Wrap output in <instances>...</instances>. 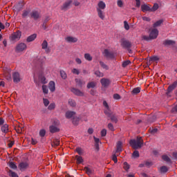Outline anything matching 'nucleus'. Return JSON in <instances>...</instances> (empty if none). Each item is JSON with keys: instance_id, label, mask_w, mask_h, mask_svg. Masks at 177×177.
<instances>
[{"instance_id": "24", "label": "nucleus", "mask_w": 177, "mask_h": 177, "mask_svg": "<svg viewBox=\"0 0 177 177\" xmlns=\"http://www.w3.org/2000/svg\"><path fill=\"white\" fill-rule=\"evenodd\" d=\"M49 130L51 133H56V132H59V131H60L59 128L53 125L49 127Z\"/></svg>"}, {"instance_id": "1", "label": "nucleus", "mask_w": 177, "mask_h": 177, "mask_svg": "<svg viewBox=\"0 0 177 177\" xmlns=\"http://www.w3.org/2000/svg\"><path fill=\"white\" fill-rule=\"evenodd\" d=\"M130 145L135 150L142 149V146H143V138L142 137H137L136 140H131Z\"/></svg>"}, {"instance_id": "38", "label": "nucleus", "mask_w": 177, "mask_h": 177, "mask_svg": "<svg viewBox=\"0 0 177 177\" xmlns=\"http://www.w3.org/2000/svg\"><path fill=\"white\" fill-rule=\"evenodd\" d=\"M42 91H43V93H44V95H48L49 90L48 89V86L46 85H43L42 86Z\"/></svg>"}, {"instance_id": "36", "label": "nucleus", "mask_w": 177, "mask_h": 177, "mask_svg": "<svg viewBox=\"0 0 177 177\" xmlns=\"http://www.w3.org/2000/svg\"><path fill=\"white\" fill-rule=\"evenodd\" d=\"M84 59H85L86 60H88V62H92L93 57H92V56H91V54H89V53H85V54H84Z\"/></svg>"}, {"instance_id": "57", "label": "nucleus", "mask_w": 177, "mask_h": 177, "mask_svg": "<svg viewBox=\"0 0 177 177\" xmlns=\"http://www.w3.org/2000/svg\"><path fill=\"white\" fill-rule=\"evenodd\" d=\"M113 99L115 100H120V99H121V95H120L118 93H115L113 95Z\"/></svg>"}, {"instance_id": "21", "label": "nucleus", "mask_w": 177, "mask_h": 177, "mask_svg": "<svg viewBox=\"0 0 177 177\" xmlns=\"http://www.w3.org/2000/svg\"><path fill=\"white\" fill-rule=\"evenodd\" d=\"M37 39V34H32L30 36H28L26 39V42H32L33 41H35Z\"/></svg>"}, {"instance_id": "25", "label": "nucleus", "mask_w": 177, "mask_h": 177, "mask_svg": "<svg viewBox=\"0 0 177 177\" xmlns=\"http://www.w3.org/2000/svg\"><path fill=\"white\" fill-rule=\"evenodd\" d=\"M162 160H163V161H165V162H168L169 164H172V160H171V158H169V156L167 155H162Z\"/></svg>"}, {"instance_id": "56", "label": "nucleus", "mask_w": 177, "mask_h": 177, "mask_svg": "<svg viewBox=\"0 0 177 177\" xmlns=\"http://www.w3.org/2000/svg\"><path fill=\"white\" fill-rule=\"evenodd\" d=\"M43 63H44V58L42 57L39 58L37 61V64L41 66H42Z\"/></svg>"}, {"instance_id": "32", "label": "nucleus", "mask_w": 177, "mask_h": 177, "mask_svg": "<svg viewBox=\"0 0 177 177\" xmlns=\"http://www.w3.org/2000/svg\"><path fill=\"white\" fill-rule=\"evenodd\" d=\"M163 21H164L162 19H160L159 21H157L156 23L153 24V27L154 28H156V27H160V26H161V24H162Z\"/></svg>"}, {"instance_id": "52", "label": "nucleus", "mask_w": 177, "mask_h": 177, "mask_svg": "<svg viewBox=\"0 0 177 177\" xmlns=\"http://www.w3.org/2000/svg\"><path fill=\"white\" fill-rule=\"evenodd\" d=\"M133 157L134 158H138V157H139V151H134L133 153Z\"/></svg>"}, {"instance_id": "47", "label": "nucleus", "mask_w": 177, "mask_h": 177, "mask_svg": "<svg viewBox=\"0 0 177 177\" xmlns=\"http://www.w3.org/2000/svg\"><path fill=\"white\" fill-rule=\"evenodd\" d=\"M56 107V104L55 103H51L48 106V110H55V108Z\"/></svg>"}, {"instance_id": "61", "label": "nucleus", "mask_w": 177, "mask_h": 177, "mask_svg": "<svg viewBox=\"0 0 177 177\" xmlns=\"http://www.w3.org/2000/svg\"><path fill=\"white\" fill-rule=\"evenodd\" d=\"M108 128L110 131H114V126L111 123L108 124Z\"/></svg>"}, {"instance_id": "45", "label": "nucleus", "mask_w": 177, "mask_h": 177, "mask_svg": "<svg viewBox=\"0 0 177 177\" xmlns=\"http://www.w3.org/2000/svg\"><path fill=\"white\" fill-rule=\"evenodd\" d=\"M158 4L154 3L153 8H151V12H156L158 9Z\"/></svg>"}, {"instance_id": "42", "label": "nucleus", "mask_w": 177, "mask_h": 177, "mask_svg": "<svg viewBox=\"0 0 177 177\" xmlns=\"http://www.w3.org/2000/svg\"><path fill=\"white\" fill-rule=\"evenodd\" d=\"M129 64H131V61L129 60L124 61L122 64V67H124L125 68V67L129 66Z\"/></svg>"}, {"instance_id": "41", "label": "nucleus", "mask_w": 177, "mask_h": 177, "mask_svg": "<svg viewBox=\"0 0 177 177\" xmlns=\"http://www.w3.org/2000/svg\"><path fill=\"white\" fill-rule=\"evenodd\" d=\"M68 104H70L71 107H75V106H77L75 101L71 99L68 100Z\"/></svg>"}, {"instance_id": "35", "label": "nucleus", "mask_w": 177, "mask_h": 177, "mask_svg": "<svg viewBox=\"0 0 177 177\" xmlns=\"http://www.w3.org/2000/svg\"><path fill=\"white\" fill-rule=\"evenodd\" d=\"M75 158L77 160V164H82L84 162V159L81 156L77 155Z\"/></svg>"}, {"instance_id": "8", "label": "nucleus", "mask_w": 177, "mask_h": 177, "mask_svg": "<svg viewBox=\"0 0 177 177\" xmlns=\"http://www.w3.org/2000/svg\"><path fill=\"white\" fill-rule=\"evenodd\" d=\"M100 83L102 85L103 88H107L111 82L109 79L102 78L100 80Z\"/></svg>"}, {"instance_id": "12", "label": "nucleus", "mask_w": 177, "mask_h": 177, "mask_svg": "<svg viewBox=\"0 0 177 177\" xmlns=\"http://www.w3.org/2000/svg\"><path fill=\"white\" fill-rule=\"evenodd\" d=\"M104 55L105 57H108L109 59H114V53H113V52H110L108 49H105L104 50Z\"/></svg>"}, {"instance_id": "26", "label": "nucleus", "mask_w": 177, "mask_h": 177, "mask_svg": "<svg viewBox=\"0 0 177 177\" xmlns=\"http://www.w3.org/2000/svg\"><path fill=\"white\" fill-rule=\"evenodd\" d=\"M121 151H122V142L118 141L117 143L116 153H121Z\"/></svg>"}, {"instance_id": "22", "label": "nucleus", "mask_w": 177, "mask_h": 177, "mask_svg": "<svg viewBox=\"0 0 177 177\" xmlns=\"http://www.w3.org/2000/svg\"><path fill=\"white\" fill-rule=\"evenodd\" d=\"M48 88H49L50 92H55V91H56L55 82L50 81L48 84Z\"/></svg>"}, {"instance_id": "46", "label": "nucleus", "mask_w": 177, "mask_h": 177, "mask_svg": "<svg viewBox=\"0 0 177 177\" xmlns=\"http://www.w3.org/2000/svg\"><path fill=\"white\" fill-rule=\"evenodd\" d=\"M43 103H44L45 107H48V106H49V103H50L49 100H48L46 98H44Z\"/></svg>"}, {"instance_id": "28", "label": "nucleus", "mask_w": 177, "mask_h": 177, "mask_svg": "<svg viewBox=\"0 0 177 177\" xmlns=\"http://www.w3.org/2000/svg\"><path fill=\"white\" fill-rule=\"evenodd\" d=\"M1 131L3 132V133H8L9 132V125L7 124H5L1 127Z\"/></svg>"}, {"instance_id": "34", "label": "nucleus", "mask_w": 177, "mask_h": 177, "mask_svg": "<svg viewBox=\"0 0 177 177\" xmlns=\"http://www.w3.org/2000/svg\"><path fill=\"white\" fill-rule=\"evenodd\" d=\"M84 171H85L87 175H92V174H93V171L88 167H84Z\"/></svg>"}, {"instance_id": "37", "label": "nucleus", "mask_w": 177, "mask_h": 177, "mask_svg": "<svg viewBox=\"0 0 177 177\" xmlns=\"http://www.w3.org/2000/svg\"><path fill=\"white\" fill-rule=\"evenodd\" d=\"M100 66L104 68V70H109V66H107L104 62L100 61Z\"/></svg>"}, {"instance_id": "58", "label": "nucleus", "mask_w": 177, "mask_h": 177, "mask_svg": "<svg viewBox=\"0 0 177 177\" xmlns=\"http://www.w3.org/2000/svg\"><path fill=\"white\" fill-rule=\"evenodd\" d=\"M29 13H30V12H29L28 11L24 10V12H23V14H22V17H23L24 19L26 18V17H27L28 16Z\"/></svg>"}, {"instance_id": "23", "label": "nucleus", "mask_w": 177, "mask_h": 177, "mask_svg": "<svg viewBox=\"0 0 177 177\" xmlns=\"http://www.w3.org/2000/svg\"><path fill=\"white\" fill-rule=\"evenodd\" d=\"M77 86L79 88H82V85H84L85 82L82 81L81 79L76 78L75 80Z\"/></svg>"}, {"instance_id": "51", "label": "nucleus", "mask_w": 177, "mask_h": 177, "mask_svg": "<svg viewBox=\"0 0 177 177\" xmlns=\"http://www.w3.org/2000/svg\"><path fill=\"white\" fill-rule=\"evenodd\" d=\"M10 176L11 177H19V175L15 171H12V170L10 171Z\"/></svg>"}, {"instance_id": "16", "label": "nucleus", "mask_w": 177, "mask_h": 177, "mask_svg": "<svg viewBox=\"0 0 177 177\" xmlns=\"http://www.w3.org/2000/svg\"><path fill=\"white\" fill-rule=\"evenodd\" d=\"M141 10L145 13V12H151V8L147 4H143L141 6Z\"/></svg>"}, {"instance_id": "40", "label": "nucleus", "mask_w": 177, "mask_h": 177, "mask_svg": "<svg viewBox=\"0 0 177 177\" xmlns=\"http://www.w3.org/2000/svg\"><path fill=\"white\" fill-rule=\"evenodd\" d=\"M75 151L79 154V156H82L84 154V150L81 147H77Z\"/></svg>"}, {"instance_id": "27", "label": "nucleus", "mask_w": 177, "mask_h": 177, "mask_svg": "<svg viewBox=\"0 0 177 177\" xmlns=\"http://www.w3.org/2000/svg\"><path fill=\"white\" fill-rule=\"evenodd\" d=\"M105 8H106V3H104V2L103 1H100L98 3V7L97 8V9H100V10H104Z\"/></svg>"}, {"instance_id": "39", "label": "nucleus", "mask_w": 177, "mask_h": 177, "mask_svg": "<svg viewBox=\"0 0 177 177\" xmlns=\"http://www.w3.org/2000/svg\"><path fill=\"white\" fill-rule=\"evenodd\" d=\"M9 167L12 169H17V165H16V163H15V162H10L9 163Z\"/></svg>"}, {"instance_id": "55", "label": "nucleus", "mask_w": 177, "mask_h": 177, "mask_svg": "<svg viewBox=\"0 0 177 177\" xmlns=\"http://www.w3.org/2000/svg\"><path fill=\"white\" fill-rule=\"evenodd\" d=\"M72 73H73V74H75L76 75H80V70H78L77 68H73L72 70Z\"/></svg>"}, {"instance_id": "3", "label": "nucleus", "mask_w": 177, "mask_h": 177, "mask_svg": "<svg viewBox=\"0 0 177 177\" xmlns=\"http://www.w3.org/2000/svg\"><path fill=\"white\" fill-rule=\"evenodd\" d=\"M27 49V45L24 43H19L15 49V52L17 53H20V52H23V50H26Z\"/></svg>"}, {"instance_id": "33", "label": "nucleus", "mask_w": 177, "mask_h": 177, "mask_svg": "<svg viewBox=\"0 0 177 177\" xmlns=\"http://www.w3.org/2000/svg\"><path fill=\"white\" fill-rule=\"evenodd\" d=\"M95 86H96V83H95V82H91L87 84L88 89H91V88H92V89H93V88H95Z\"/></svg>"}, {"instance_id": "63", "label": "nucleus", "mask_w": 177, "mask_h": 177, "mask_svg": "<svg viewBox=\"0 0 177 177\" xmlns=\"http://www.w3.org/2000/svg\"><path fill=\"white\" fill-rule=\"evenodd\" d=\"M142 39H144V41H150V39H151L150 38V36H146V35H144L142 36Z\"/></svg>"}, {"instance_id": "15", "label": "nucleus", "mask_w": 177, "mask_h": 177, "mask_svg": "<svg viewBox=\"0 0 177 177\" xmlns=\"http://www.w3.org/2000/svg\"><path fill=\"white\" fill-rule=\"evenodd\" d=\"M11 71H12L9 68L4 71L5 77L8 81H10L12 80V75L10 74Z\"/></svg>"}, {"instance_id": "64", "label": "nucleus", "mask_w": 177, "mask_h": 177, "mask_svg": "<svg viewBox=\"0 0 177 177\" xmlns=\"http://www.w3.org/2000/svg\"><path fill=\"white\" fill-rule=\"evenodd\" d=\"M117 3L119 8H122V6L124 5V3H122V1L121 0H118Z\"/></svg>"}, {"instance_id": "29", "label": "nucleus", "mask_w": 177, "mask_h": 177, "mask_svg": "<svg viewBox=\"0 0 177 177\" xmlns=\"http://www.w3.org/2000/svg\"><path fill=\"white\" fill-rule=\"evenodd\" d=\"M140 91H141L140 87L134 88L131 91V94L138 95V93H140Z\"/></svg>"}, {"instance_id": "43", "label": "nucleus", "mask_w": 177, "mask_h": 177, "mask_svg": "<svg viewBox=\"0 0 177 177\" xmlns=\"http://www.w3.org/2000/svg\"><path fill=\"white\" fill-rule=\"evenodd\" d=\"M168 171V167L167 166H162L160 167V172L162 174H166V172Z\"/></svg>"}, {"instance_id": "20", "label": "nucleus", "mask_w": 177, "mask_h": 177, "mask_svg": "<svg viewBox=\"0 0 177 177\" xmlns=\"http://www.w3.org/2000/svg\"><path fill=\"white\" fill-rule=\"evenodd\" d=\"M41 48L42 49H45L47 53H49V52H50V50L48 48V41L46 40L43 41L41 44Z\"/></svg>"}, {"instance_id": "5", "label": "nucleus", "mask_w": 177, "mask_h": 177, "mask_svg": "<svg viewBox=\"0 0 177 177\" xmlns=\"http://www.w3.org/2000/svg\"><path fill=\"white\" fill-rule=\"evenodd\" d=\"M177 86V81H175L172 84L169 85L167 88L166 95L167 96H171L170 93L174 91V89H176Z\"/></svg>"}, {"instance_id": "7", "label": "nucleus", "mask_w": 177, "mask_h": 177, "mask_svg": "<svg viewBox=\"0 0 177 177\" xmlns=\"http://www.w3.org/2000/svg\"><path fill=\"white\" fill-rule=\"evenodd\" d=\"M12 78L15 84H19V82L21 81V78L20 77V74L18 72H15L12 74Z\"/></svg>"}, {"instance_id": "53", "label": "nucleus", "mask_w": 177, "mask_h": 177, "mask_svg": "<svg viewBox=\"0 0 177 177\" xmlns=\"http://www.w3.org/2000/svg\"><path fill=\"white\" fill-rule=\"evenodd\" d=\"M124 27L125 30H127V31H128V30H129V24H128V21H124Z\"/></svg>"}, {"instance_id": "31", "label": "nucleus", "mask_w": 177, "mask_h": 177, "mask_svg": "<svg viewBox=\"0 0 177 177\" xmlns=\"http://www.w3.org/2000/svg\"><path fill=\"white\" fill-rule=\"evenodd\" d=\"M80 120L81 119H80V118H78V117L73 118V121H72L73 125H78L80 124Z\"/></svg>"}, {"instance_id": "50", "label": "nucleus", "mask_w": 177, "mask_h": 177, "mask_svg": "<svg viewBox=\"0 0 177 177\" xmlns=\"http://www.w3.org/2000/svg\"><path fill=\"white\" fill-rule=\"evenodd\" d=\"M60 74H61V77H62V78H63V80H66V78H67V75L66 74V72L61 71Z\"/></svg>"}, {"instance_id": "54", "label": "nucleus", "mask_w": 177, "mask_h": 177, "mask_svg": "<svg viewBox=\"0 0 177 177\" xmlns=\"http://www.w3.org/2000/svg\"><path fill=\"white\" fill-rule=\"evenodd\" d=\"M95 74L97 75V77H103L104 75L103 73L100 72V71H96Z\"/></svg>"}, {"instance_id": "18", "label": "nucleus", "mask_w": 177, "mask_h": 177, "mask_svg": "<svg viewBox=\"0 0 177 177\" xmlns=\"http://www.w3.org/2000/svg\"><path fill=\"white\" fill-rule=\"evenodd\" d=\"M97 16L101 19V20H104V10H100V8H97Z\"/></svg>"}, {"instance_id": "48", "label": "nucleus", "mask_w": 177, "mask_h": 177, "mask_svg": "<svg viewBox=\"0 0 177 177\" xmlns=\"http://www.w3.org/2000/svg\"><path fill=\"white\" fill-rule=\"evenodd\" d=\"M123 168H124V169H125V171H128V169H129L130 167H129V165L128 164V162H124Z\"/></svg>"}, {"instance_id": "30", "label": "nucleus", "mask_w": 177, "mask_h": 177, "mask_svg": "<svg viewBox=\"0 0 177 177\" xmlns=\"http://www.w3.org/2000/svg\"><path fill=\"white\" fill-rule=\"evenodd\" d=\"M109 118H111L112 122H115V124L118 122V118H117V116H115L114 114H111V116H109Z\"/></svg>"}, {"instance_id": "13", "label": "nucleus", "mask_w": 177, "mask_h": 177, "mask_svg": "<svg viewBox=\"0 0 177 177\" xmlns=\"http://www.w3.org/2000/svg\"><path fill=\"white\" fill-rule=\"evenodd\" d=\"M73 1L71 0H68L66 1L63 6L61 8L62 10H67L68 8H70V6L71 5Z\"/></svg>"}, {"instance_id": "17", "label": "nucleus", "mask_w": 177, "mask_h": 177, "mask_svg": "<svg viewBox=\"0 0 177 177\" xmlns=\"http://www.w3.org/2000/svg\"><path fill=\"white\" fill-rule=\"evenodd\" d=\"M66 42H68L69 44H75V42H77V41H78V39L71 37V36H68L66 38H65Z\"/></svg>"}, {"instance_id": "19", "label": "nucleus", "mask_w": 177, "mask_h": 177, "mask_svg": "<svg viewBox=\"0 0 177 177\" xmlns=\"http://www.w3.org/2000/svg\"><path fill=\"white\" fill-rule=\"evenodd\" d=\"M75 115V112L73 111H67L65 113L66 118L70 119L73 118Z\"/></svg>"}, {"instance_id": "59", "label": "nucleus", "mask_w": 177, "mask_h": 177, "mask_svg": "<svg viewBox=\"0 0 177 177\" xmlns=\"http://www.w3.org/2000/svg\"><path fill=\"white\" fill-rule=\"evenodd\" d=\"M158 131V129H150V133H151V135H154L155 133H157Z\"/></svg>"}, {"instance_id": "44", "label": "nucleus", "mask_w": 177, "mask_h": 177, "mask_svg": "<svg viewBox=\"0 0 177 177\" xmlns=\"http://www.w3.org/2000/svg\"><path fill=\"white\" fill-rule=\"evenodd\" d=\"M46 135V131L45 129H41L39 131V136L44 138Z\"/></svg>"}, {"instance_id": "9", "label": "nucleus", "mask_w": 177, "mask_h": 177, "mask_svg": "<svg viewBox=\"0 0 177 177\" xmlns=\"http://www.w3.org/2000/svg\"><path fill=\"white\" fill-rule=\"evenodd\" d=\"M28 166L29 165L27 162H22L19 164L18 168L20 171H26L28 168Z\"/></svg>"}, {"instance_id": "2", "label": "nucleus", "mask_w": 177, "mask_h": 177, "mask_svg": "<svg viewBox=\"0 0 177 177\" xmlns=\"http://www.w3.org/2000/svg\"><path fill=\"white\" fill-rule=\"evenodd\" d=\"M121 46L124 49H127L128 50L129 53H133L132 50L131 49V48H132V43H131V41L123 39H122V41H121Z\"/></svg>"}, {"instance_id": "11", "label": "nucleus", "mask_w": 177, "mask_h": 177, "mask_svg": "<svg viewBox=\"0 0 177 177\" xmlns=\"http://www.w3.org/2000/svg\"><path fill=\"white\" fill-rule=\"evenodd\" d=\"M71 91L73 93H74V95H76V96H84V92L81 91L78 88H72Z\"/></svg>"}, {"instance_id": "62", "label": "nucleus", "mask_w": 177, "mask_h": 177, "mask_svg": "<svg viewBox=\"0 0 177 177\" xmlns=\"http://www.w3.org/2000/svg\"><path fill=\"white\" fill-rule=\"evenodd\" d=\"M112 160L115 163L118 162V160L117 159V156L115 154L113 155Z\"/></svg>"}, {"instance_id": "49", "label": "nucleus", "mask_w": 177, "mask_h": 177, "mask_svg": "<svg viewBox=\"0 0 177 177\" xmlns=\"http://www.w3.org/2000/svg\"><path fill=\"white\" fill-rule=\"evenodd\" d=\"M15 131H17V133H21L23 131H24V127H19L15 128Z\"/></svg>"}, {"instance_id": "14", "label": "nucleus", "mask_w": 177, "mask_h": 177, "mask_svg": "<svg viewBox=\"0 0 177 177\" xmlns=\"http://www.w3.org/2000/svg\"><path fill=\"white\" fill-rule=\"evenodd\" d=\"M176 42L174 40L167 39L163 41V45H165V46H174Z\"/></svg>"}, {"instance_id": "60", "label": "nucleus", "mask_w": 177, "mask_h": 177, "mask_svg": "<svg viewBox=\"0 0 177 177\" xmlns=\"http://www.w3.org/2000/svg\"><path fill=\"white\" fill-rule=\"evenodd\" d=\"M106 135H107V130L104 129L101 131V136L104 137Z\"/></svg>"}, {"instance_id": "6", "label": "nucleus", "mask_w": 177, "mask_h": 177, "mask_svg": "<svg viewBox=\"0 0 177 177\" xmlns=\"http://www.w3.org/2000/svg\"><path fill=\"white\" fill-rule=\"evenodd\" d=\"M30 19H33L34 20H38L39 17H41V15L39 14V12L38 11H32L30 14Z\"/></svg>"}, {"instance_id": "10", "label": "nucleus", "mask_w": 177, "mask_h": 177, "mask_svg": "<svg viewBox=\"0 0 177 177\" xmlns=\"http://www.w3.org/2000/svg\"><path fill=\"white\" fill-rule=\"evenodd\" d=\"M149 37L151 39H156L158 37V30L153 29L149 34Z\"/></svg>"}, {"instance_id": "4", "label": "nucleus", "mask_w": 177, "mask_h": 177, "mask_svg": "<svg viewBox=\"0 0 177 177\" xmlns=\"http://www.w3.org/2000/svg\"><path fill=\"white\" fill-rule=\"evenodd\" d=\"M21 37V32L18 30L16 32H14L11 35L10 39L12 41H19Z\"/></svg>"}]
</instances>
